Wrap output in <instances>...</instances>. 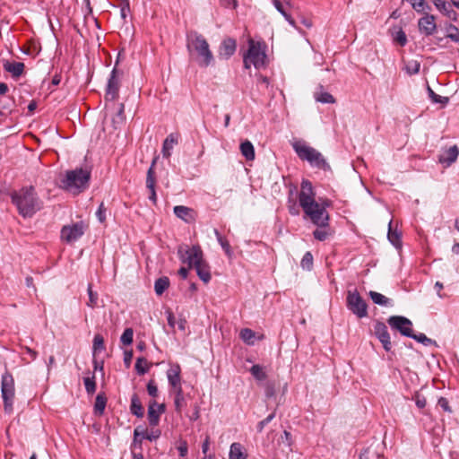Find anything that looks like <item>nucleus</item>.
Here are the masks:
<instances>
[{
    "label": "nucleus",
    "mask_w": 459,
    "mask_h": 459,
    "mask_svg": "<svg viewBox=\"0 0 459 459\" xmlns=\"http://www.w3.org/2000/svg\"><path fill=\"white\" fill-rule=\"evenodd\" d=\"M87 291H88V295H89V300L87 302V306L93 308L98 304V299H99L98 293L92 290L91 284L88 285Z\"/></svg>",
    "instance_id": "nucleus-39"
},
{
    "label": "nucleus",
    "mask_w": 459,
    "mask_h": 459,
    "mask_svg": "<svg viewBox=\"0 0 459 459\" xmlns=\"http://www.w3.org/2000/svg\"><path fill=\"white\" fill-rule=\"evenodd\" d=\"M155 185H156L155 170H153L152 168H149V169L147 171V175H146V187L150 191L149 199L153 204H156V202H157Z\"/></svg>",
    "instance_id": "nucleus-19"
},
{
    "label": "nucleus",
    "mask_w": 459,
    "mask_h": 459,
    "mask_svg": "<svg viewBox=\"0 0 459 459\" xmlns=\"http://www.w3.org/2000/svg\"><path fill=\"white\" fill-rule=\"evenodd\" d=\"M92 349L94 355L105 350L104 339L100 334H96L94 336Z\"/></svg>",
    "instance_id": "nucleus-36"
},
{
    "label": "nucleus",
    "mask_w": 459,
    "mask_h": 459,
    "mask_svg": "<svg viewBox=\"0 0 459 459\" xmlns=\"http://www.w3.org/2000/svg\"><path fill=\"white\" fill-rule=\"evenodd\" d=\"M132 358H133V351H125V353H124V362H125V364H126V366L127 368L131 364Z\"/></svg>",
    "instance_id": "nucleus-61"
},
{
    "label": "nucleus",
    "mask_w": 459,
    "mask_h": 459,
    "mask_svg": "<svg viewBox=\"0 0 459 459\" xmlns=\"http://www.w3.org/2000/svg\"><path fill=\"white\" fill-rule=\"evenodd\" d=\"M129 10H130L129 3L126 0V4L121 7V10H120V15H121L122 19L125 20L126 18V15H127V13L129 12Z\"/></svg>",
    "instance_id": "nucleus-62"
},
{
    "label": "nucleus",
    "mask_w": 459,
    "mask_h": 459,
    "mask_svg": "<svg viewBox=\"0 0 459 459\" xmlns=\"http://www.w3.org/2000/svg\"><path fill=\"white\" fill-rule=\"evenodd\" d=\"M4 69L10 73L13 78L20 77L24 71V64L22 62H10L8 60L3 63Z\"/></svg>",
    "instance_id": "nucleus-20"
},
{
    "label": "nucleus",
    "mask_w": 459,
    "mask_h": 459,
    "mask_svg": "<svg viewBox=\"0 0 459 459\" xmlns=\"http://www.w3.org/2000/svg\"><path fill=\"white\" fill-rule=\"evenodd\" d=\"M237 48L236 40L231 38L225 39L219 48V56L220 57L229 59L231 56L234 55Z\"/></svg>",
    "instance_id": "nucleus-16"
},
{
    "label": "nucleus",
    "mask_w": 459,
    "mask_h": 459,
    "mask_svg": "<svg viewBox=\"0 0 459 459\" xmlns=\"http://www.w3.org/2000/svg\"><path fill=\"white\" fill-rule=\"evenodd\" d=\"M438 406H440L445 411L452 413V409L449 406L448 400L445 397H440L437 401Z\"/></svg>",
    "instance_id": "nucleus-54"
},
{
    "label": "nucleus",
    "mask_w": 459,
    "mask_h": 459,
    "mask_svg": "<svg viewBox=\"0 0 459 459\" xmlns=\"http://www.w3.org/2000/svg\"><path fill=\"white\" fill-rule=\"evenodd\" d=\"M418 26L421 33L425 34L426 36L432 35L437 29L434 15L427 13L425 16L419 20Z\"/></svg>",
    "instance_id": "nucleus-14"
},
{
    "label": "nucleus",
    "mask_w": 459,
    "mask_h": 459,
    "mask_svg": "<svg viewBox=\"0 0 459 459\" xmlns=\"http://www.w3.org/2000/svg\"><path fill=\"white\" fill-rule=\"evenodd\" d=\"M147 392L149 395L156 397L158 395V388L153 380H150L147 384Z\"/></svg>",
    "instance_id": "nucleus-53"
},
{
    "label": "nucleus",
    "mask_w": 459,
    "mask_h": 459,
    "mask_svg": "<svg viewBox=\"0 0 459 459\" xmlns=\"http://www.w3.org/2000/svg\"><path fill=\"white\" fill-rule=\"evenodd\" d=\"M172 388L174 390L175 397L184 396L181 383L178 384L177 385H172Z\"/></svg>",
    "instance_id": "nucleus-64"
},
{
    "label": "nucleus",
    "mask_w": 459,
    "mask_h": 459,
    "mask_svg": "<svg viewBox=\"0 0 459 459\" xmlns=\"http://www.w3.org/2000/svg\"><path fill=\"white\" fill-rule=\"evenodd\" d=\"M178 254L184 263H187L189 267H194L198 277L207 283L211 280L210 267L203 258V251L199 246L192 247H180Z\"/></svg>",
    "instance_id": "nucleus-4"
},
{
    "label": "nucleus",
    "mask_w": 459,
    "mask_h": 459,
    "mask_svg": "<svg viewBox=\"0 0 459 459\" xmlns=\"http://www.w3.org/2000/svg\"><path fill=\"white\" fill-rule=\"evenodd\" d=\"M83 382H84L86 392L88 394H93L96 390V383L94 380V377H85Z\"/></svg>",
    "instance_id": "nucleus-47"
},
{
    "label": "nucleus",
    "mask_w": 459,
    "mask_h": 459,
    "mask_svg": "<svg viewBox=\"0 0 459 459\" xmlns=\"http://www.w3.org/2000/svg\"><path fill=\"white\" fill-rule=\"evenodd\" d=\"M240 338L248 345L254 344L255 332L249 328H244L240 331Z\"/></svg>",
    "instance_id": "nucleus-34"
},
{
    "label": "nucleus",
    "mask_w": 459,
    "mask_h": 459,
    "mask_svg": "<svg viewBox=\"0 0 459 459\" xmlns=\"http://www.w3.org/2000/svg\"><path fill=\"white\" fill-rule=\"evenodd\" d=\"M300 265L303 269L310 270L313 265V255L310 252H307L300 263Z\"/></svg>",
    "instance_id": "nucleus-46"
},
{
    "label": "nucleus",
    "mask_w": 459,
    "mask_h": 459,
    "mask_svg": "<svg viewBox=\"0 0 459 459\" xmlns=\"http://www.w3.org/2000/svg\"><path fill=\"white\" fill-rule=\"evenodd\" d=\"M390 327L406 337L412 336V323L403 316H392L387 319Z\"/></svg>",
    "instance_id": "nucleus-10"
},
{
    "label": "nucleus",
    "mask_w": 459,
    "mask_h": 459,
    "mask_svg": "<svg viewBox=\"0 0 459 459\" xmlns=\"http://www.w3.org/2000/svg\"><path fill=\"white\" fill-rule=\"evenodd\" d=\"M90 178L91 172L87 169L80 168L68 170L61 181V187L74 195H78L87 189Z\"/></svg>",
    "instance_id": "nucleus-5"
},
{
    "label": "nucleus",
    "mask_w": 459,
    "mask_h": 459,
    "mask_svg": "<svg viewBox=\"0 0 459 459\" xmlns=\"http://www.w3.org/2000/svg\"><path fill=\"white\" fill-rule=\"evenodd\" d=\"M420 67V63L417 61H413V62L409 63L406 65V70H407L408 74H416L419 73Z\"/></svg>",
    "instance_id": "nucleus-50"
},
{
    "label": "nucleus",
    "mask_w": 459,
    "mask_h": 459,
    "mask_svg": "<svg viewBox=\"0 0 459 459\" xmlns=\"http://www.w3.org/2000/svg\"><path fill=\"white\" fill-rule=\"evenodd\" d=\"M428 93L434 103L446 104L448 98L437 95L429 86H428Z\"/></svg>",
    "instance_id": "nucleus-42"
},
{
    "label": "nucleus",
    "mask_w": 459,
    "mask_h": 459,
    "mask_svg": "<svg viewBox=\"0 0 459 459\" xmlns=\"http://www.w3.org/2000/svg\"><path fill=\"white\" fill-rule=\"evenodd\" d=\"M250 373L257 380L262 381L266 378V374L264 371V368L258 364L252 366L250 368Z\"/></svg>",
    "instance_id": "nucleus-37"
},
{
    "label": "nucleus",
    "mask_w": 459,
    "mask_h": 459,
    "mask_svg": "<svg viewBox=\"0 0 459 459\" xmlns=\"http://www.w3.org/2000/svg\"><path fill=\"white\" fill-rule=\"evenodd\" d=\"M12 203L23 218L32 217L40 208L41 202L33 186H25L11 194Z\"/></svg>",
    "instance_id": "nucleus-3"
},
{
    "label": "nucleus",
    "mask_w": 459,
    "mask_h": 459,
    "mask_svg": "<svg viewBox=\"0 0 459 459\" xmlns=\"http://www.w3.org/2000/svg\"><path fill=\"white\" fill-rule=\"evenodd\" d=\"M230 459H247L242 452V446L239 443H233L230 446Z\"/></svg>",
    "instance_id": "nucleus-31"
},
{
    "label": "nucleus",
    "mask_w": 459,
    "mask_h": 459,
    "mask_svg": "<svg viewBox=\"0 0 459 459\" xmlns=\"http://www.w3.org/2000/svg\"><path fill=\"white\" fill-rule=\"evenodd\" d=\"M135 370L139 375H144L149 370L147 360L143 357L137 358L135 362Z\"/></svg>",
    "instance_id": "nucleus-35"
},
{
    "label": "nucleus",
    "mask_w": 459,
    "mask_h": 459,
    "mask_svg": "<svg viewBox=\"0 0 459 459\" xmlns=\"http://www.w3.org/2000/svg\"><path fill=\"white\" fill-rule=\"evenodd\" d=\"M221 4L226 8L232 7L233 9H236L238 6V1L237 0H221Z\"/></svg>",
    "instance_id": "nucleus-59"
},
{
    "label": "nucleus",
    "mask_w": 459,
    "mask_h": 459,
    "mask_svg": "<svg viewBox=\"0 0 459 459\" xmlns=\"http://www.w3.org/2000/svg\"><path fill=\"white\" fill-rule=\"evenodd\" d=\"M316 194L312 183L309 180L303 179L301 182L300 192L299 195V203L306 217H307L318 228L328 226L329 215L326 207L330 205V201L325 200L318 203L315 199Z\"/></svg>",
    "instance_id": "nucleus-1"
},
{
    "label": "nucleus",
    "mask_w": 459,
    "mask_h": 459,
    "mask_svg": "<svg viewBox=\"0 0 459 459\" xmlns=\"http://www.w3.org/2000/svg\"><path fill=\"white\" fill-rule=\"evenodd\" d=\"M414 399L418 408L423 409L426 406L427 401L424 396L420 395V394H416Z\"/></svg>",
    "instance_id": "nucleus-55"
},
{
    "label": "nucleus",
    "mask_w": 459,
    "mask_h": 459,
    "mask_svg": "<svg viewBox=\"0 0 459 459\" xmlns=\"http://www.w3.org/2000/svg\"><path fill=\"white\" fill-rule=\"evenodd\" d=\"M393 221H390L388 223V240L396 247L399 248L402 246L401 233L392 228Z\"/></svg>",
    "instance_id": "nucleus-25"
},
{
    "label": "nucleus",
    "mask_w": 459,
    "mask_h": 459,
    "mask_svg": "<svg viewBox=\"0 0 459 459\" xmlns=\"http://www.w3.org/2000/svg\"><path fill=\"white\" fill-rule=\"evenodd\" d=\"M84 233V225L82 221L65 225L61 230V238L67 243L79 239Z\"/></svg>",
    "instance_id": "nucleus-11"
},
{
    "label": "nucleus",
    "mask_w": 459,
    "mask_h": 459,
    "mask_svg": "<svg viewBox=\"0 0 459 459\" xmlns=\"http://www.w3.org/2000/svg\"><path fill=\"white\" fill-rule=\"evenodd\" d=\"M374 333L382 343L385 351H389L392 349L390 334L386 325L382 322H377L374 326Z\"/></svg>",
    "instance_id": "nucleus-13"
},
{
    "label": "nucleus",
    "mask_w": 459,
    "mask_h": 459,
    "mask_svg": "<svg viewBox=\"0 0 459 459\" xmlns=\"http://www.w3.org/2000/svg\"><path fill=\"white\" fill-rule=\"evenodd\" d=\"M410 338L414 339L415 341L422 343L425 346H429L435 343V341L428 338L424 333H421L419 334H415L412 333V336H410Z\"/></svg>",
    "instance_id": "nucleus-45"
},
{
    "label": "nucleus",
    "mask_w": 459,
    "mask_h": 459,
    "mask_svg": "<svg viewBox=\"0 0 459 459\" xmlns=\"http://www.w3.org/2000/svg\"><path fill=\"white\" fill-rule=\"evenodd\" d=\"M275 417V413L273 412L271 413L270 415H268L264 420H261L260 422H258L257 426H256V429H257V431L258 432H262L264 428L268 424L270 423L273 419Z\"/></svg>",
    "instance_id": "nucleus-51"
},
{
    "label": "nucleus",
    "mask_w": 459,
    "mask_h": 459,
    "mask_svg": "<svg viewBox=\"0 0 459 459\" xmlns=\"http://www.w3.org/2000/svg\"><path fill=\"white\" fill-rule=\"evenodd\" d=\"M186 48L190 58L200 67H208L214 63V56L205 38L196 31L186 35Z\"/></svg>",
    "instance_id": "nucleus-2"
},
{
    "label": "nucleus",
    "mask_w": 459,
    "mask_h": 459,
    "mask_svg": "<svg viewBox=\"0 0 459 459\" xmlns=\"http://www.w3.org/2000/svg\"><path fill=\"white\" fill-rule=\"evenodd\" d=\"M437 10L444 13L448 18L456 20V13L451 8V5L444 0H433Z\"/></svg>",
    "instance_id": "nucleus-23"
},
{
    "label": "nucleus",
    "mask_w": 459,
    "mask_h": 459,
    "mask_svg": "<svg viewBox=\"0 0 459 459\" xmlns=\"http://www.w3.org/2000/svg\"><path fill=\"white\" fill-rule=\"evenodd\" d=\"M346 305L348 309L359 318H364L368 316V305L359 295L357 289L348 290Z\"/></svg>",
    "instance_id": "nucleus-8"
},
{
    "label": "nucleus",
    "mask_w": 459,
    "mask_h": 459,
    "mask_svg": "<svg viewBox=\"0 0 459 459\" xmlns=\"http://www.w3.org/2000/svg\"><path fill=\"white\" fill-rule=\"evenodd\" d=\"M273 4L276 10L285 18V20L294 28H296V22L288 13V9L290 7V0H284L282 3L280 0H273Z\"/></svg>",
    "instance_id": "nucleus-18"
},
{
    "label": "nucleus",
    "mask_w": 459,
    "mask_h": 459,
    "mask_svg": "<svg viewBox=\"0 0 459 459\" xmlns=\"http://www.w3.org/2000/svg\"><path fill=\"white\" fill-rule=\"evenodd\" d=\"M313 235L316 239L324 241L327 238L329 233L325 228H318L313 232Z\"/></svg>",
    "instance_id": "nucleus-49"
},
{
    "label": "nucleus",
    "mask_w": 459,
    "mask_h": 459,
    "mask_svg": "<svg viewBox=\"0 0 459 459\" xmlns=\"http://www.w3.org/2000/svg\"><path fill=\"white\" fill-rule=\"evenodd\" d=\"M1 391L4 410L7 412H11L13 410V402L14 398V381L12 375L7 372L2 376Z\"/></svg>",
    "instance_id": "nucleus-9"
},
{
    "label": "nucleus",
    "mask_w": 459,
    "mask_h": 459,
    "mask_svg": "<svg viewBox=\"0 0 459 459\" xmlns=\"http://www.w3.org/2000/svg\"><path fill=\"white\" fill-rule=\"evenodd\" d=\"M105 212L106 209L104 208L103 204H101L96 212V216L100 222H103L106 220Z\"/></svg>",
    "instance_id": "nucleus-58"
},
{
    "label": "nucleus",
    "mask_w": 459,
    "mask_h": 459,
    "mask_svg": "<svg viewBox=\"0 0 459 459\" xmlns=\"http://www.w3.org/2000/svg\"><path fill=\"white\" fill-rule=\"evenodd\" d=\"M411 4L412 8L418 13L423 12L426 9H431L425 0H411Z\"/></svg>",
    "instance_id": "nucleus-43"
},
{
    "label": "nucleus",
    "mask_w": 459,
    "mask_h": 459,
    "mask_svg": "<svg viewBox=\"0 0 459 459\" xmlns=\"http://www.w3.org/2000/svg\"><path fill=\"white\" fill-rule=\"evenodd\" d=\"M118 70L114 67L108 82L105 99L107 101H114L118 97L120 80Z\"/></svg>",
    "instance_id": "nucleus-12"
},
{
    "label": "nucleus",
    "mask_w": 459,
    "mask_h": 459,
    "mask_svg": "<svg viewBox=\"0 0 459 459\" xmlns=\"http://www.w3.org/2000/svg\"><path fill=\"white\" fill-rule=\"evenodd\" d=\"M178 143L177 138L173 134H169L164 141L162 146V155L165 158H169L171 155V150L174 145Z\"/></svg>",
    "instance_id": "nucleus-26"
},
{
    "label": "nucleus",
    "mask_w": 459,
    "mask_h": 459,
    "mask_svg": "<svg viewBox=\"0 0 459 459\" xmlns=\"http://www.w3.org/2000/svg\"><path fill=\"white\" fill-rule=\"evenodd\" d=\"M161 435V431L158 429H152L150 431H145L143 435V438H146L150 441H154L158 439Z\"/></svg>",
    "instance_id": "nucleus-48"
},
{
    "label": "nucleus",
    "mask_w": 459,
    "mask_h": 459,
    "mask_svg": "<svg viewBox=\"0 0 459 459\" xmlns=\"http://www.w3.org/2000/svg\"><path fill=\"white\" fill-rule=\"evenodd\" d=\"M214 234L216 236V238L218 240V242L220 243L221 247H222V249L225 251L226 255L230 257L231 255H232V251H231V248H230V245L229 243V241L227 239H225L221 234L220 232L215 229L214 230Z\"/></svg>",
    "instance_id": "nucleus-33"
},
{
    "label": "nucleus",
    "mask_w": 459,
    "mask_h": 459,
    "mask_svg": "<svg viewBox=\"0 0 459 459\" xmlns=\"http://www.w3.org/2000/svg\"><path fill=\"white\" fill-rule=\"evenodd\" d=\"M179 455L184 457L187 455V444L186 441H183L180 443L179 446L178 447Z\"/></svg>",
    "instance_id": "nucleus-60"
},
{
    "label": "nucleus",
    "mask_w": 459,
    "mask_h": 459,
    "mask_svg": "<svg viewBox=\"0 0 459 459\" xmlns=\"http://www.w3.org/2000/svg\"><path fill=\"white\" fill-rule=\"evenodd\" d=\"M292 147L298 156L301 160L308 161L312 167H316L324 170L330 169V165L327 163L321 152L313 147L307 145L304 142H294L292 143Z\"/></svg>",
    "instance_id": "nucleus-7"
},
{
    "label": "nucleus",
    "mask_w": 459,
    "mask_h": 459,
    "mask_svg": "<svg viewBox=\"0 0 459 459\" xmlns=\"http://www.w3.org/2000/svg\"><path fill=\"white\" fill-rule=\"evenodd\" d=\"M134 331L132 328H126L120 337L124 345H130L133 342Z\"/></svg>",
    "instance_id": "nucleus-44"
},
{
    "label": "nucleus",
    "mask_w": 459,
    "mask_h": 459,
    "mask_svg": "<svg viewBox=\"0 0 459 459\" xmlns=\"http://www.w3.org/2000/svg\"><path fill=\"white\" fill-rule=\"evenodd\" d=\"M446 37L455 43H459V30L456 26L449 24L446 28Z\"/></svg>",
    "instance_id": "nucleus-40"
},
{
    "label": "nucleus",
    "mask_w": 459,
    "mask_h": 459,
    "mask_svg": "<svg viewBox=\"0 0 459 459\" xmlns=\"http://www.w3.org/2000/svg\"><path fill=\"white\" fill-rule=\"evenodd\" d=\"M274 394H275L274 384L267 383L265 385L266 397L271 398V397L274 396Z\"/></svg>",
    "instance_id": "nucleus-57"
},
{
    "label": "nucleus",
    "mask_w": 459,
    "mask_h": 459,
    "mask_svg": "<svg viewBox=\"0 0 459 459\" xmlns=\"http://www.w3.org/2000/svg\"><path fill=\"white\" fill-rule=\"evenodd\" d=\"M368 295H369L370 299H372V301L377 305L383 306V307L392 306L391 299L386 298L385 296H384L383 294H381L379 292L370 290Z\"/></svg>",
    "instance_id": "nucleus-24"
},
{
    "label": "nucleus",
    "mask_w": 459,
    "mask_h": 459,
    "mask_svg": "<svg viewBox=\"0 0 459 459\" xmlns=\"http://www.w3.org/2000/svg\"><path fill=\"white\" fill-rule=\"evenodd\" d=\"M180 373L181 368L178 364H173L168 369L167 377L171 386L181 383Z\"/></svg>",
    "instance_id": "nucleus-21"
},
{
    "label": "nucleus",
    "mask_w": 459,
    "mask_h": 459,
    "mask_svg": "<svg viewBox=\"0 0 459 459\" xmlns=\"http://www.w3.org/2000/svg\"><path fill=\"white\" fill-rule=\"evenodd\" d=\"M175 215L185 221L186 222H190L194 220L193 210L184 205H177L173 209Z\"/></svg>",
    "instance_id": "nucleus-22"
},
{
    "label": "nucleus",
    "mask_w": 459,
    "mask_h": 459,
    "mask_svg": "<svg viewBox=\"0 0 459 459\" xmlns=\"http://www.w3.org/2000/svg\"><path fill=\"white\" fill-rule=\"evenodd\" d=\"M107 399L102 394H98L94 404V412L97 415H102L106 407Z\"/></svg>",
    "instance_id": "nucleus-32"
},
{
    "label": "nucleus",
    "mask_w": 459,
    "mask_h": 459,
    "mask_svg": "<svg viewBox=\"0 0 459 459\" xmlns=\"http://www.w3.org/2000/svg\"><path fill=\"white\" fill-rule=\"evenodd\" d=\"M241 154L247 160H253L255 159V149L251 142L245 141L240 144Z\"/></svg>",
    "instance_id": "nucleus-28"
},
{
    "label": "nucleus",
    "mask_w": 459,
    "mask_h": 459,
    "mask_svg": "<svg viewBox=\"0 0 459 459\" xmlns=\"http://www.w3.org/2000/svg\"><path fill=\"white\" fill-rule=\"evenodd\" d=\"M131 412L138 418L143 416V408L141 404L140 399L136 394L132 395L131 398Z\"/></svg>",
    "instance_id": "nucleus-27"
},
{
    "label": "nucleus",
    "mask_w": 459,
    "mask_h": 459,
    "mask_svg": "<svg viewBox=\"0 0 459 459\" xmlns=\"http://www.w3.org/2000/svg\"><path fill=\"white\" fill-rule=\"evenodd\" d=\"M169 280L168 277H160L155 281L154 290L158 296L163 294V292L169 288Z\"/></svg>",
    "instance_id": "nucleus-30"
},
{
    "label": "nucleus",
    "mask_w": 459,
    "mask_h": 459,
    "mask_svg": "<svg viewBox=\"0 0 459 459\" xmlns=\"http://www.w3.org/2000/svg\"><path fill=\"white\" fill-rule=\"evenodd\" d=\"M164 404L157 405L156 402L149 404L148 408V420L151 426L154 427L159 424L160 414L164 411Z\"/></svg>",
    "instance_id": "nucleus-17"
},
{
    "label": "nucleus",
    "mask_w": 459,
    "mask_h": 459,
    "mask_svg": "<svg viewBox=\"0 0 459 459\" xmlns=\"http://www.w3.org/2000/svg\"><path fill=\"white\" fill-rule=\"evenodd\" d=\"M359 459H384L383 455L377 451V448H374L373 446H370L364 449L359 455Z\"/></svg>",
    "instance_id": "nucleus-29"
},
{
    "label": "nucleus",
    "mask_w": 459,
    "mask_h": 459,
    "mask_svg": "<svg viewBox=\"0 0 459 459\" xmlns=\"http://www.w3.org/2000/svg\"><path fill=\"white\" fill-rule=\"evenodd\" d=\"M174 404H175L176 411L178 412H180L182 408L186 405V402H185L184 396L175 397Z\"/></svg>",
    "instance_id": "nucleus-56"
},
{
    "label": "nucleus",
    "mask_w": 459,
    "mask_h": 459,
    "mask_svg": "<svg viewBox=\"0 0 459 459\" xmlns=\"http://www.w3.org/2000/svg\"><path fill=\"white\" fill-rule=\"evenodd\" d=\"M124 110H125V105H124V103H120L116 116L112 118V123H113L115 128L118 125H120L124 122V120H125Z\"/></svg>",
    "instance_id": "nucleus-38"
},
{
    "label": "nucleus",
    "mask_w": 459,
    "mask_h": 459,
    "mask_svg": "<svg viewBox=\"0 0 459 459\" xmlns=\"http://www.w3.org/2000/svg\"><path fill=\"white\" fill-rule=\"evenodd\" d=\"M394 40L397 43H399V45L405 46L407 43V38H406V34L404 33V31L402 30L397 31L395 34V37H394Z\"/></svg>",
    "instance_id": "nucleus-52"
},
{
    "label": "nucleus",
    "mask_w": 459,
    "mask_h": 459,
    "mask_svg": "<svg viewBox=\"0 0 459 459\" xmlns=\"http://www.w3.org/2000/svg\"><path fill=\"white\" fill-rule=\"evenodd\" d=\"M459 155V148L457 145H453L447 150H445L438 157V161L446 168L450 167L456 161Z\"/></svg>",
    "instance_id": "nucleus-15"
},
{
    "label": "nucleus",
    "mask_w": 459,
    "mask_h": 459,
    "mask_svg": "<svg viewBox=\"0 0 459 459\" xmlns=\"http://www.w3.org/2000/svg\"><path fill=\"white\" fill-rule=\"evenodd\" d=\"M266 46L263 42L248 40V49L243 56L244 67L249 69L254 65L255 69L263 68L267 64Z\"/></svg>",
    "instance_id": "nucleus-6"
},
{
    "label": "nucleus",
    "mask_w": 459,
    "mask_h": 459,
    "mask_svg": "<svg viewBox=\"0 0 459 459\" xmlns=\"http://www.w3.org/2000/svg\"><path fill=\"white\" fill-rule=\"evenodd\" d=\"M289 212L291 215H299V210L295 202H292L291 204L289 205Z\"/></svg>",
    "instance_id": "nucleus-63"
},
{
    "label": "nucleus",
    "mask_w": 459,
    "mask_h": 459,
    "mask_svg": "<svg viewBox=\"0 0 459 459\" xmlns=\"http://www.w3.org/2000/svg\"><path fill=\"white\" fill-rule=\"evenodd\" d=\"M316 100L321 103H334L335 100L328 92L315 93Z\"/></svg>",
    "instance_id": "nucleus-41"
}]
</instances>
